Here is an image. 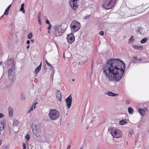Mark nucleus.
<instances>
[{
	"mask_svg": "<svg viewBox=\"0 0 149 149\" xmlns=\"http://www.w3.org/2000/svg\"><path fill=\"white\" fill-rule=\"evenodd\" d=\"M128 110L129 114H132L133 113V110L131 107H129L128 108Z\"/></svg>",
	"mask_w": 149,
	"mask_h": 149,
	"instance_id": "19",
	"label": "nucleus"
},
{
	"mask_svg": "<svg viewBox=\"0 0 149 149\" xmlns=\"http://www.w3.org/2000/svg\"><path fill=\"white\" fill-rule=\"evenodd\" d=\"M24 3H22L21 5V7L20 9V10L22 11L23 13H25V11L24 9Z\"/></svg>",
	"mask_w": 149,
	"mask_h": 149,
	"instance_id": "18",
	"label": "nucleus"
},
{
	"mask_svg": "<svg viewBox=\"0 0 149 149\" xmlns=\"http://www.w3.org/2000/svg\"><path fill=\"white\" fill-rule=\"evenodd\" d=\"M15 64L13 63L11 68L8 71V74L9 78L12 81L14 80L15 77Z\"/></svg>",
	"mask_w": 149,
	"mask_h": 149,
	"instance_id": "8",
	"label": "nucleus"
},
{
	"mask_svg": "<svg viewBox=\"0 0 149 149\" xmlns=\"http://www.w3.org/2000/svg\"><path fill=\"white\" fill-rule=\"evenodd\" d=\"M82 148H81L80 149H82Z\"/></svg>",
	"mask_w": 149,
	"mask_h": 149,
	"instance_id": "59",
	"label": "nucleus"
},
{
	"mask_svg": "<svg viewBox=\"0 0 149 149\" xmlns=\"http://www.w3.org/2000/svg\"><path fill=\"white\" fill-rule=\"evenodd\" d=\"M11 4H10V5H9L8 7L6 9L7 10H9V9H10V7H11Z\"/></svg>",
	"mask_w": 149,
	"mask_h": 149,
	"instance_id": "41",
	"label": "nucleus"
},
{
	"mask_svg": "<svg viewBox=\"0 0 149 149\" xmlns=\"http://www.w3.org/2000/svg\"><path fill=\"white\" fill-rule=\"evenodd\" d=\"M56 94L57 100L60 101H61L62 96L61 91H56Z\"/></svg>",
	"mask_w": 149,
	"mask_h": 149,
	"instance_id": "12",
	"label": "nucleus"
},
{
	"mask_svg": "<svg viewBox=\"0 0 149 149\" xmlns=\"http://www.w3.org/2000/svg\"><path fill=\"white\" fill-rule=\"evenodd\" d=\"M48 33H50V32H49V30H48Z\"/></svg>",
	"mask_w": 149,
	"mask_h": 149,
	"instance_id": "56",
	"label": "nucleus"
},
{
	"mask_svg": "<svg viewBox=\"0 0 149 149\" xmlns=\"http://www.w3.org/2000/svg\"><path fill=\"white\" fill-rule=\"evenodd\" d=\"M72 98L71 94L66 99L65 101L67 104V105L68 108L69 109L71 107Z\"/></svg>",
	"mask_w": 149,
	"mask_h": 149,
	"instance_id": "11",
	"label": "nucleus"
},
{
	"mask_svg": "<svg viewBox=\"0 0 149 149\" xmlns=\"http://www.w3.org/2000/svg\"><path fill=\"white\" fill-rule=\"evenodd\" d=\"M133 48L135 49H143L142 46H139L137 45H133Z\"/></svg>",
	"mask_w": 149,
	"mask_h": 149,
	"instance_id": "17",
	"label": "nucleus"
},
{
	"mask_svg": "<svg viewBox=\"0 0 149 149\" xmlns=\"http://www.w3.org/2000/svg\"><path fill=\"white\" fill-rule=\"evenodd\" d=\"M106 94L110 96H115L118 95V94L114 93L110 91H109L106 92Z\"/></svg>",
	"mask_w": 149,
	"mask_h": 149,
	"instance_id": "14",
	"label": "nucleus"
},
{
	"mask_svg": "<svg viewBox=\"0 0 149 149\" xmlns=\"http://www.w3.org/2000/svg\"><path fill=\"white\" fill-rule=\"evenodd\" d=\"M18 123V121L17 120H14L13 121V125L14 126H17Z\"/></svg>",
	"mask_w": 149,
	"mask_h": 149,
	"instance_id": "22",
	"label": "nucleus"
},
{
	"mask_svg": "<svg viewBox=\"0 0 149 149\" xmlns=\"http://www.w3.org/2000/svg\"><path fill=\"white\" fill-rule=\"evenodd\" d=\"M2 62H0V65H2Z\"/></svg>",
	"mask_w": 149,
	"mask_h": 149,
	"instance_id": "55",
	"label": "nucleus"
},
{
	"mask_svg": "<svg viewBox=\"0 0 149 149\" xmlns=\"http://www.w3.org/2000/svg\"><path fill=\"white\" fill-rule=\"evenodd\" d=\"M148 40L147 38H144L141 41V43L143 44L145 43Z\"/></svg>",
	"mask_w": 149,
	"mask_h": 149,
	"instance_id": "21",
	"label": "nucleus"
},
{
	"mask_svg": "<svg viewBox=\"0 0 149 149\" xmlns=\"http://www.w3.org/2000/svg\"><path fill=\"white\" fill-rule=\"evenodd\" d=\"M45 61H46V62L47 65V66H49L51 68H53V66L51 65V64H50L48 62V61H47L46 60H45Z\"/></svg>",
	"mask_w": 149,
	"mask_h": 149,
	"instance_id": "25",
	"label": "nucleus"
},
{
	"mask_svg": "<svg viewBox=\"0 0 149 149\" xmlns=\"http://www.w3.org/2000/svg\"><path fill=\"white\" fill-rule=\"evenodd\" d=\"M71 31L72 33H75L81 28L80 23L77 21H73L70 25Z\"/></svg>",
	"mask_w": 149,
	"mask_h": 149,
	"instance_id": "5",
	"label": "nucleus"
},
{
	"mask_svg": "<svg viewBox=\"0 0 149 149\" xmlns=\"http://www.w3.org/2000/svg\"><path fill=\"white\" fill-rule=\"evenodd\" d=\"M63 57L64 59H65V53H64L63 54Z\"/></svg>",
	"mask_w": 149,
	"mask_h": 149,
	"instance_id": "51",
	"label": "nucleus"
},
{
	"mask_svg": "<svg viewBox=\"0 0 149 149\" xmlns=\"http://www.w3.org/2000/svg\"><path fill=\"white\" fill-rule=\"evenodd\" d=\"M41 66L42 63L41 62L40 64L36 68L34 72V73H35L36 74H37L40 71L41 68Z\"/></svg>",
	"mask_w": 149,
	"mask_h": 149,
	"instance_id": "13",
	"label": "nucleus"
},
{
	"mask_svg": "<svg viewBox=\"0 0 149 149\" xmlns=\"http://www.w3.org/2000/svg\"><path fill=\"white\" fill-rule=\"evenodd\" d=\"M8 10L6 9L5 10V12L3 15H8Z\"/></svg>",
	"mask_w": 149,
	"mask_h": 149,
	"instance_id": "30",
	"label": "nucleus"
},
{
	"mask_svg": "<svg viewBox=\"0 0 149 149\" xmlns=\"http://www.w3.org/2000/svg\"><path fill=\"white\" fill-rule=\"evenodd\" d=\"M31 42H34V40H33V39L31 40Z\"/></svg>",
	"mask_w": 149,
	"mask_h": 149,
	"instance_id": "50",
	"label": "nucleus"
},
{
	"mask_svg": "<svg viewBox=\"0 0 149 149\" xmlns=\"http://www.w3.org/2000/svg\"><path fill=\"white\" fill-rule=\"evenodd\" d=\"M127 120L126 119H124L120 121L119 123L120 125H123L127 123Z\"/></svg>",
	"mask_w": 149,
	"mask_h": 149,
	"instance_id": "15",
	"label": "nucleus"
},
{
	"mask_svg": "<svg viewBox=\"0 0 149 149\" xmlns=\"http://www.w3.org/2000/svg\"><path fill=\"white\" fill-rule=\"evenodd\" d=\"M22 145L23 146V149H26V146L25 144L24 143H22Z\"/></svg>",
	"mask_w": 149,
	"mask_h": 149,
	"instance_id": "38",
	"label": "nucleus"
},
{
	"mask_svg": "<svg viewBox=\"0 0 149 149\" xmlns=\"http://www.w3.org/2000/svg\"><path fill=\"white\" fill-rule=\"evenodd\" d=\"M48 116L49 118L51 120H55L59 118L60 113L57 110L53 109L50 110L48 114Z\"/></svg>",
	"mask_w": 149,
	"mask_h": 149,
	"instance_id": "3",
	"label": "nucleus"
},
{
	"mask_svg": "<svg viewBox=\"0 0 149 149\" xmlns=\"http://www.w3.org/2000/svg\"><path fill=\"white\" fill-rule=\"evenodd\" d=\"M30 41L29 40H28L27 41H26V44H27L29 45V44H30Z\"/></svg>",
	"mask_w": 149,
	"mask_h": 149,
	"instance_id": "44",
	"label": "nucleus"
},
{
	"mask_svg": "<svg viewBox=\"0 0 149 149\" xmlns=\"http://www.w3.org/2000/svg\"><path fill=\"white\" fill-rule=\"evenodd\" d=\"M9 116L10 117H12L13 116V112H9Z\"/></svg>",
	"mask_w": 149,
	"mask_h": 149,
	"instance_id": "31",
	"label": "nucleus"
},
{
	"mask_svg": "<svg viewBox=\"0 0 149 149\" xmlns=\"http://www.w3.org/2000/svg\"><path fill=\"white\" fill-rule=\"evenodd\" d=\"M31 128L32 130V132L33 134L38 138H40L41 137L40 134L41 132V129L38 127H37L35 124H32L31 126Z\"/></svg>",
	"mask_w": 149,
	"mask_h": 149,
	"instance_id": "6",
	"label": "nucleus"
},
{
	"mask_svg": "<svg viewBox=\"0 0 149 149\" xmlns=\"http://www.w3.org/2000/svg\"><path fill=\"white\" fill-rule=\"evenodd\" d=\"M8 111L9 112H13V109L11 108V107H9L8 108Z\"/></svg>",
	"mask_w": 149,
	"mask_h": 149,
	"instance_id": "35",
	"label": "nucleus"
},
{
	"mask_svg": "<svg viewBox=\"0 0 149 149\" xmlns=\"http://www.w3.org/2000/svg\"><path fill=\"white\" fill-rule=\"evenodd\" d=\"M138 60H139V61H141V58H139V59H138Z\"/></svg>",
	"mask_w": 149,
	"mask_h": 149,
	"instance_id": "53",
	"label": "nucleus"
},
{
	"mask_svg": "<svg viewBox=\"0 0 149 149\" xmlns=\"http://www.w3.org/2000/svg\"><path fill=\"white\" fill-rule=\"evenodd\" d=\"M51 26H52V25L50 24H49V26L47 28L49 30V29H50L51 28Z\"/></svg>",
	"mask_w": 149,
	"mask_h": 149,
	"instance_id": "42",
	"label": "nucleus"
},
{
	"mask_svg": "<svg viewBox=\"0 0 149 149\" xmlns=\"http://www.w3.org/2000/svg\"><path fill=\"white\" fill-rule=\"evenodd\" d=\"M142 30H143V29L142 28H138V29L137 30L136 32L137 33H139L141 34V32L142 31Z\"/></svg>",
	"mask_w": 149,
	"mask_h": 149,
	"instance_id": "23",
	"label": "nucleus"
},
{
	"mask_svg": "<svg viewBox=\"0 0 149 149\" xmlns=\"http://www.w3.org/2000/svg\"><path fill=\"white\" fill-rule=\"evenodd\" d=\"M70 4L73 10H75L78 7L77 5V0H70Z\"/></svg>",
	"mask_w": 149,
	"mask_h": 149,
	"instance_id": "10",
	"label": "nucleus"
},
{
	"mask_svg": "<svg viewBox=\"0 0 149 149\" xmlns=\"http://www.w3.org/2000/svg\"><path fill=\"white\" fill-rule=\"evenodd\" d=\"M4 116V115L3 114V113H0V118L3 117Z\"/></svg>",
	"mask_w": 149,
	"mask_h": 149,
	"instance_id": "39",
	"label": "nucleus"
},
{
	"mask_svg": "<svg viewBox=\"0 0 149 149\" xmlns=\"http://www.w3.org/2000/svg\"><path fill=\"white\" fill-rule=\"evenodd\" d=\"M55 29V35L56 36H62L65 32L64 29H62L61 26L58 25L54 26Z\"/></svg>",
	"mask_w": 149,
	"mask_h": 149,
	"instance_id": "7",
	"label": "nucleus"
},
{
	"mask_svg": "<svg viewBox=\"0 0 149 149\" xmlns=\"http://www.w3.org/2000/svg\"><path fill=\"white\" fill-rule=\"evenodd\" d=\"M138 128H139L140 127V125H138Z\"/></svg>",
	"mask_w": 149,
	"mask_h": 149,
	"instance_id": "54",
	"label": "nucleus"
},
{
	"mask_svg": "<svg viewBox=\"0 0 149 149\" xmlns=\"http://www.w3.org/2000/svg\"><path fill=\"white\" fill-rule=\"evenodd\" d=\"M125 67V64L119 59H110L104 66L103 72L108 82L119 81L123 75Z\"/></svg>",
	"mask_w": 149,
	"mask_h": 149,
	"instance_id": "1",
	"label": "nucleus"
},
{
	"mask_svg": "<svg viewBox=\"0 0 149 149\" xmlns=\"http://www.w3.org/2000/svg\"><path fill=\"white\" fill-rule=\"evenodd\" d=\"M70 147H71V146H70V145H69L68 146V147H67V149H70Z\"/></svg>",
	"mask_w": 149,
	"mask_h": 149,
	"instance_id": "47",
	"label": "nucleus"
},
{
	"mask_svg": "<svg viewBox=\"0 0 149 149\" xmlns=\"http://www.w3.org/2000/svg\"><path fill=\"white\" fill-rule=\"evenodd\" d=\"M128 8L131 10H133L134 11H135L136 10V8L135 7L134 8Z\"/></svg>",
	"mask_w": 149,
	"mask_h": 149,
	"instance_id": "37",
	"label": "nucleus"
},
{
	"mask_svg": "<svg viewBox=\"0 0 149 149\" xmlns=\"http://www.w3.org/2000/svg\"><path fill=\"white\" fill-rule=\"evenodd\" d=\"M23 100H24V97H23Z\"/></svg>",
	"mask_w": 149,
	"mask_h": 149,
	"instance_id": "57",
	"label": "nucleus"
},
{
	"mask_svg": "<svg viewBox=\"0 0 149 149\" xmlns=\"http://www.w3.org/2000/svg\"><path fill=\"white\" fill-rule=\"evenodd\" d=\"M133 133V132L132 130L130 131L129 132V136L130 137L131 136Z\"/></svg>",
	"mask_w": 149,
	"mask_h": 149,
	"instance_id": "33",
	"label": "nucleus"
},
{
	"mask_svg": "<svg viewBox=\"0 0 149 149\" xmlns=\"http://www.w3.org/2000/svg\"><path fill=\"white\" fill-rule=\"evenodd\" d=\"M138 111L141 115L143 116H144L145 115V111L143 109L139 108L138 109Z\"/></svg>",
	"mask_w": 149,
	"mask_h": 149,
	"instance_id": "16",
	"label": "nucleus"
},
{
	"mask_svg": "<svg viewBox=\"0 0 149 149\" xmlns=\"http://www.w3.org/2000/svg\"><path fill=\"white\" fill-rule=\"evenodd\" d=\"M38 23L39 24L41 25V19L40 18V17H39L38 18Z\"/></svg>",
	"mask_w": 149,
	"mask_h": 149,
	"instance_id": "36",
	"label": "nucleus"
},
{
	"mask_svg": "<svg viewBox=\"0 0 149 149\" xmlns=\"http://www.w3.org/2000/svg\"><path fill=\"white\" fill-rule=\"evenodd\" d=\"M132 37H133V36H132L129 40V42H131V43L133 42L134 40V39L132 38Z\"/></svg>",
	"mask_w": 149,
	"mask_h": 149,
	"instance_id": "28",
	"label": "nucleus"
},
{
	"mask_svg": "<svg viewBox=\"0 0 149 149\" xmlns=\"http://www.w3.org/2000/svg\"><path fill=\"white\" fill-rule=\"evenodd\" d=\"M38 103V102H36L35 104H33L32 105V107L31 108V110H32L33 109V106H34V108L35 109V106L36 104H37Z\"/></svg>",
	"mask_w": 149,
	"mask_h": 149,
	"instance_id": "29",
	"label": "nucleus"
},
{
	"mask_svg": "<svg viewBox=\"0 0 149 149\" xmlns=\"http://www.w3.org/2000/svg\"><path fill=\"white\" fill-rule=\"evenodd\" d=\"M74 81V79H72V81Z\"/></svg>",
	"mask_w": 149,
	"mask_h": 149,
	"instance_id": "58",
	"label": "nucleus"
},
{
	"mask_svg": "<svg viewBox=\"0 0 149 149\" xmlns=\"http://www.w3.org/2000/svg\"><path fill=\"white\" fill-rule=\"evenodd\" d=\"M133 58H134V62H136V61L137 60V58L136 57H134Z\"/></svg>",
	"mask_w": 149,
	"mask_h": 149,
	"instance_id": "43",
	"label": "nucleus"
},
{
	"mask_svg": "<svg viewBox=\"0 0 149 149\" xmlns=\"http://www.w3.org/2000/svg\"><path fill=\"white\" fill-rule=\"evenodd\" d=\"M46 24H48L49 25L50 24L49 21L48 19H47L46 21Z\"/></svg>",
	"mask_w": 149,
	"mask_h": 149,
	"instance_id": "40",
	"label": "nucleus"
},
{
	"mask_svg": "<svg viewBox=\"0 0 149 149\" xmlns=\"http://www.w3.org/2000/svg\"><path fill=\"white\" fill-rule=\"evenodd\" d=\"M126 103L127 104H129V103H130L129 101L128 100H127L126 101Z\"/></svg>",
	"mask_w": 149,
	"mask_h": 149,
	"instance_id": "45",
	"label": "nucleus"
},
{
	"mask_svg": "<svg viewBox=\"0 0 149 149\" xmlns=\"http://www.w3.org/2000/svg\"><path fill=\"white\" fill-rule=\"evenodd\" d=\"M4 128V125L3 123H1L0 124V130L1 131H3Z\"/></svg>",
	"mask_w": 149,
	"mask_h": 149,
	"instance_id": "20",
	"label": "nucleus"
},
{
	"mask_svg": "<svg viewBox=\"0 0 149 149\" xmlns=\"http://www.w3.org/2000/svg\"><path fill=\"white\" fill-rule=\"evenodd\" d=\"M3 15L1 17H0V20L2 19V18L3 17Z\"/></svg>",
	"mask_w": 149,
	"mask_h": 149,
	"instance_id": "52",
	"label": "nucleus"
},
{
	"mask_svg": "<svg viewBox=\"0 0 149 149\" xmlns=\"http://www.w3.org/2000/svg\"><path fill=\"white\" fill-rule=\"evenodd\" d=\"M8 147L7 145H4L2 149H8Z\"/></svg>",
	"mask_w": 149,
	"mask_h": 149,
	"instance_id": "32",
	"label": "nucleus"
},
{
	"mask_svg": "<svg viewBox=\"0 0 149 149\" xmlns=\"http://www.w3.org/2000/svg\"><path fill=\"white\" fill-rule=\"evenodd\" d=\"M25 138L26 139V141H29L30 138V136L29 134H27L25 136Z\"/></svg>",
	"mask_w": 149,
	"mask_h": 149,
	"instance_id": "24",
	"label": "nucleus"
},
{
	"mask_svg": "<svg viewBox=\"0 0 149 149\" xmlns=\"http://www.w3.org/2000/svg\"><path fill=\"white\" fill-rule=\"evenodd\" d=\"M74 36L73 33L71 32L69 34H68L67 37V39L68 42L69 44H72L74 41Z\"/></svg>",
	"mask_w": 149,
	"mask_h": 149,
	"instance_id": "9",
	"label": "nucleus"
},
{
	"mask_svg": "<svg viewBox=\"0 0 149 149\" xmlns=\"http://www.w3.org/2000/svg\"><path fill=\"white\" fill-rule=\"evenodd\" d=\"M148 132H149V130H148Z\"/></svg>",
	"mask_w": 149,
	"mask_h": 149,
	"instance_id": "60",
	"label": "nucleus"
},
{
	"mask_svg": "<svg viewBox=\"0 0 149 149\" xmlns=\"http://www.w3.org/2000/svg\"><path fill=\"white\" fill-rule=\"evenodd\" d=\"M91 16V15H88L85 16L84 17V19H88L90 18Z\"/></svg>",
	"mask_w": 149,
	"mask_h": 149,
	"instance_id": "27",
	"label": "nucleus"
},
{
	"mask_svg": "<svg viewBox=\"0 0 149 149\" xmlns=\"http://www.w3.org/2000/svg\"><path fill=\"white\" fill-rule=\"evenodd\" d=\"M31 110H29V111H27V113H30V112H31Z\"/></svg>",
	"mask_w": 149,
	"mask_h": 149,
	"instance_id": "48",
	"label": "nucleus"
},
{
	"mask_svg": "<svg viewBox=\"0 0 149 149\" xmlns=\"http://www.w3.org/2000/svg\"><path fill=\"white\" fill-rule=\"evenodd\" d=\"M116 0H103V6L107 9H109L113 7L116 4Z\"/></svg>",
	"mask_w": 149,
	"mask_h": 149,
	"instance_id": "4",
	"label": "nucleus"
},
{
	"mask_svg": "<svg viewBox=\"0 0 149 149\" xmlns=\"http://www.w3.org/2000/svg\"><path fill=\"white\" fill-rule=\"evenodd\" d=\"M108 131L113 138H120L122 135V132L120 130L114 127L109 128Z\"/></svg>",
	"mask_w": 149,
	"mask_h": 149,
	"instance_id": "2",
	"label": "nucleus"
},
{
	"mask_svg": "<svg viewBox=\"0 0 149 149\" xmlns=\"http://www.w3.org/2000/svg\"><path fill=\"white\" fill-rule=\"evenodd\" d=\"M41 15V14H40V12L39 14H38V18L39 17H40V16Z\"/></svg>",
	"mask_w": 149,
	"mask_h": 149,
	"instance_id": "46",
	"label": "nucleus"
},
{
	"mask_svg": "<svg viewBox=\"0 0 149 149\" xmlns=\"http://www.w3.org/2000/svg\"><path fill=\"white\" fill-rule=\"evenodd\" d=\"M32 34L31 33L29 34L28 36V38L29 39H30L32 38Z\"/></svg>",
	"mask_w": 149,
	"mask_h": 149,
	"instance_id": "26",
	"label": "nucleus"
},
{
	"mask_svg": "<svg viewBox=\"0 0 149 149\" xmlns=\"http://www.w3.org/2000/svg\"><path fill=\"white\" fill-rule=\"evenodd\" d=\"M104 33L103 31H101L99 33V34L100 35L103 36L104 35Z\"/></svg>",
	"mask_w": 149,
	"mask_h": 149,
	"instance_id": "34",
	"label": "nucleus"
},
{
	"mask_svg": "<svg viewBox=\"0 0 149 149\" xmlns=\"http://www.w3.org/2000/svg\"><path fill=\"white\" fill-rule=\"evenodd\" d=\"M29 47V45H28L26 47V49H28Z\"/></svg>",
	"mask_w": 149,
	"mask_h": 149,
	"instance_id": "49",
	"label": "nucleus"
}]
</instances>
